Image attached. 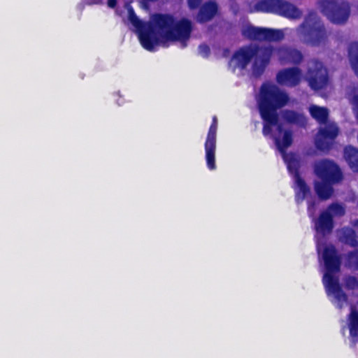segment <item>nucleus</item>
Here are the masks:
<instances>
[{"instance_id": "ddd939ff", "label": "nucleus", "mask_w": 358, "mask_h": 358, "mask_svg": "<svg viewBox=\"0 0 358 358\" xmlns=\"http://www.w3.org/2000/svg\"><path fill=\"white\" fill-rule=\"evenodd\" d=\"M300 75L296 69H289L280 71L277 75L278 82L283 85L293 86L299 80Z\"/></svg>"}, {"instance_id": "a211bd4d", "label": "nucleus", "mask_w": 358, "mask_h": 358, "mask_svg": "<svg viewBox=\"0 0 358 358\" xmlns=\"http://www.w3.org/2000/svg\"><path fill=\"white\" fill-rule=\"evenodd\" d=\"M349 329L352 341L355 343L358 336V313L353 308L351 309L349 316Z\"/></svg>"}, {"instance_id": "c756f323", "label": "nucleus", "mask_w": 358, "mask_h": 358, "mask_svg": "<svg viewBox=\"0 0 358 358\" xmlns=\"http://www.w3.org/2000/svg\"><path fill=\"white\" fill-rule=\"evenodd\" d=\"M309 110H310V114L313 115V108L310 107Z\"/></svg>"}, {"instance_id": "1a4fd4ad", "label": "nucleus", "mask_w": 358, "mask_h": 358, "mask_svg": "<svg viewBox=\"0 0 358 358\" xmlns=\"http://www.w3.org/2000/svg\"><path fill=\"white\" fill-rule=\"evenodd\" d=\"M339 132V127L333 121L320 124L315 141L317 148L322 151L329 150Z\"/></svg>"}, {"instance_id": "2f4dec72", "label": "nucleus", "mask_w": 358, "mask_h": 358, "mask_svg": "<svg viewBox=\"0 0 358 358\" xmlns=\"http://www.w3.org/2000/svg\"><path fill=\"white\" fill-rule=\"evenodd\" d=\"M280 30L281 31V29H280ZM285 31H287V29H285V30H282V33H283V35H285V33H284V32H285ZM283 38V37H282L281 38Z\"/></svg>"}, {"instance_id": "5701e85b", "label": "nucleus", "mask_w": 358, "mask_h": 358, "mask_svg": "<svg viewBox=\"0 0 358 358\" xmlns=\"http://www.w3.org/2000/svg\"><path fill=\"white\" fill-rule=\"evenodd\" d=\"M283 119L289 122H296L299 124H303L304 118L302 115H296L293 112H287Z\"/></svg>"}, {"instance_id": "aec40b11", "label": "nucleus", "mask_w": 358, "mask_h": 358, "mask_svg": "<svg viewBox=\"0 0 358 358\" xmlns=\"http://www.w3.org/2000/svg\"><path fill=\"white\" fill-rule=\"evenodd\" d=\"M315 119L322 124L329 120V110L325 107H320L315 106Z\"/></svg>"}, {"instance_id": "b1692460", "label": "nucleus", "mask_w": 358, "mask_h": 358, "mask_svg": "<svg viewBox=\"0 0 358 358\" xmlns=\"http://www.w3.org/2000/svg\"><path fill=\"white\" fill-rule=\"evenodd\" d=\"M345 286L349 288L354 289L358 287V282L354 277H348L345 279Z\"/></svg>"}, {"instance_id": "a878e982", "label": "nucleus", "mask_w": 358, "mask_h": 358, "mask_svg": "<svg viewBox=\"0 0 358 358\" xmlns=\"http://www.w3.org/2000/svg\"><path fill=\"white\" fill-rule=\"evenodd\" d=\"M201 0H188L189 6L194 8L197 6Z\"/></svg>"}, {"instance_id": "423d86ee", "label": "nucleus", "mask_w": 358, "mask_h": 358, "mask_svg": "<svg viewBox=\"0 0 358 358\" xmlns=\"http://www.w3.org/2000/svg\"><path fill=\"white\" fill-rule=\"evenodd\" d=\"M250 11L273 13L289 19H296L301 12L294 5L281 0H246Z\"/></svg>"}, {"instance_id": "412c9836", "label": "nucleus", "mask_w": 358, "mask_h": 358, "mask_svg": "<svg viewBox=\"0 0 358 358\" xmlns=\"http://www.w3.org/2000/svg\"><path fill=\"white\" fill-rule=\"evenodd\" d=\"M349 54L351 66L358 76V43L351 45Z\"/></svg>"}, {"instance_id": "0eeeda50", "label": "nucleus", "mask_w": 358, "mask_h": 358, "mask_svg": "<svg viewBox=\"0 0 358 358\" xmlns=\"http://www.w3.org/2000/svg\"><path fill=\"white\" fill-rule=\"evenodd\" d=\"M320 11L334 24L345 23L350 13V7L345 0H319Z\"/></svg>"}, {"instance_id": "cd10ccee", "label": "nucleus", "mask_w": 358, "mask_h": 358, "mask_svg": "<svg viewBox=\"0 0 358 358\" xmlns=\"http://www.w3.org/2000/svg\"><path fill=\"white\" fill-rule=\"evenodd\" d=\"M116 4V0H108V5L109 7L113 8Z\"/></svg>"}, {"instance_id": "6e6552de", "label": "nucleus", "mask_w": 358, "mask_h": 358, "mask_svg": "<svg viewBox=\"0 0 358 358\" xmlns=\"http://www.w3.org/2000/svg\"><path fill=\"white\" fill-rule=\"evenodd\" d=\"M345 214V206L332 203L324 210L317 221V231L323 234H329L334 228V217H341Z\"/></svg>"}, {"instance_id": "f03ea898", "label": "nucleus", "mask_w": 358, "mask_h": 358, "mask_svg": "<svg viewBox=\"0 0 358 358\" xmlns=\"http://www.w3.org/2000/svg\"><path fill=\"white\" fill-rule=\"evenodd\" d=\"M127 20L138 33L141 45L149 51L159 46H167L171 42L185 41L192 31L191 22L187 19L175 20L167 15H155L149 24L142 22L133 9L127 6Z\"/></svg>"}, {"instance_id": "4468645a", "label": "nucleus", "mask_w": 358, "mask_h": 358, "mask_svg": "<svg viewBox=\"0 0 358 358\" xmlns=\"http://www.w3.org/2000/svg\"><path fill=\"white\" fill-rule=\"evenodd\" d=\"M338 239L352 247L358 245V241L355 231L349 227H343L336 231Z\"/></svg>"}, {"instance_id": "7c9ffc66", "label": "nucleus", "mask_w": 358, "mask_h": 358, "mask_svg": "<svg viewBox=\"0 0 358 358\" xmlns=\"http://www.w3.org/2000/svg\"><path fill=\"white\" fill-rule=\"evenodd\" d=\"M117 101L119 105H122L123 103V101H120L119 100H117Z\"/></svg>"}, {"instance_id": "f8f14e48", "label": "nucleus", "mask_w": 358, "mask_h": 358, "mask_svg": "<svg viewBox=\"0 0 358 358\" xmlns=\"http://www.w3.org/2000/svg\"><path fill=\"white\" fill-rule=\"evenodd\" d=\"M329 83L327 69L321 62H315V91L326 90Z\"/></svg>"}, {"instance_id": "f257e3e1", "label": "nucleus", "mask_w": 358, "mask_h": 358, "mask_svg": "<svg viewBox=\"0 0 358 358\" xmlns=\"http://www.w3.org/2000/svg\"><path fill=\"white\" fill-rule=\"evenodd\" d=\"M287 101V96L280 92L274 85L265 83L262 86L257 96V103L264 120L263 133L264 136L274 140L288 170L293 175L296 202L301 203L306 201L309 215L312 216L311 192L301 176L307 161L302 156L285 152V149L292 144V138L290 131L282 127V119L277 115L276 108L282 106Z\"/></svg>"}, {"instance_id": "39448f33", "label": "nucleus", "mask_w": 358, "mask_h": 358, "mask_svg": "<svg viewBox=\"0 0 358 358\" xmlns=\"http://www.w3.org/2000/svg\"><path fill=\"white\" fill-rule=\"evenodd\" d=\"M271 55L270 49L242 48L233 56L229 66L235 71L236 69L246 68L251 62V69L253 73L258 75L268 62Z\"/></svg>"}, {"instance_id": "2eb2a0df", "label": "nucleus", "mask_w": 358, "mask_h": 358, "mask_svg": "<svg viewBox=\"0 0 358 358\" xmlns=\"http://www.w3.org/2000/svg\"><path fill=\"white\" fill-rule=\"evenodd\" d=\"M313 20L311 16L306 18L298 29V35L304 42L311 41L313 37Z\"/></svg>"}, {"instance_id": "20e7f679", "label": "nucleus", "mask_w": 358, "mask_h": 358, "mask_svg": "<svg viewBox=\"0 0 358 358\" xmlns=\"http://www.w3.org/2000/svg\"><path fill=\"white\" fill-rule=\"evenodd\" d=\"M315 174L322 180L315 187L317 194L322 200L329 199L334 192L332 185L341 182L343 179L338 165L330 159L318 162L315 165Z\"/></svg>"}, {"instance_id": "dca6fc26", "label": "nucleus", "mask_w": 358, "mask_h": 358, "mask_svg": "<svg viewBox=\"0 0 358 358\" xmlns=\"http://www.w3.org/2000/svg\"><path fill=\"white\" fill-rule=\"evenodd\" d=\"M217 11V7L215 2L206 3L201 8L197 20L201 22L208 21L215 16Z\"/></svg>"}, {"instance_id": "393cba45", "label": "nucleus", "mask_w": 358, "mask_h": 358, "mask_svg": "<svg viewBox=\"0 0 358 358\" xmlns=\"http://www.w3.org/2000/svg\"><path fill=\"white\" fill-rule=\"evenodd\" d=\"M199 53L203 57H206L209 52V48L207 45H203L199 47Z\"/></svg>"}, {"instance_id": "473e14b6", "label": "nucleus", "mask_w": 358, "mask_h": 358, "mask_svg": "<svg viewBox=\"0 0 358 358\" xmlns=\"http://www.w3.org/2000/svg\"><path fill=\"white\" fill-rule=\"evenodd\" d=\"M320 95H321L322 96H325V95H324V94H323V93H321V94H320Z\"/></svg>"}, {"instance_id": "6ab92c4d", "label": "nucleus", "mask_w": 358, "mask_h": 358, "mask_svg": "<svg viewBox=\"0 0 358 358\" xmlns=\"http://www.w3.org/2000/svg\"><path fill=\"white\" fill-rule=\"evenodd\" d=\"M327 41V32L322 24H315V46L322 45Z\"/></svg>"}, {"instance_id": "9b49d317", "label": "nucleus", "mask_w": 358, "mask_h": 358, "mask_svg": "<svg viewBox=\"0 0 358 358\" xmlns=\"http://www.w3.org/2000/svg\"><path fill=\"white\" fill-rule=\"evenodd\" d=\"M217 129V120L213 117V123L209 129L206 141L205 143L206 160L207 166L210 170H214L215 166V148H216V133Z\"/></svg>"}, {"instance_id": "bb28decb", "label": "nucleus", "mask_w": 358, "mask_h": 358, "mask_svg": "<svg viewBox=\"0 0 358 358\" xmlns=\"http://www.w3.org/2000/svg\"><path fill=\"white\" fill-rule=\"evenodd\" d=\"M352 103L355 105V106L356 107L357 114V117H358V94L355 95L354 96L353 100H352Z\"/></svg>"}, {"instance_id": "4be33fe9", "label": "nucleus", "mask_w": 358, "mask_h": 358, "mask_svg": "<svg viewBox=\"0 0 358 358\" xmlns=\"http://www.w3.org/2000/svg\"><path fill=\"white\" fill-rule=\"evenodd\" d=\"M345 264L350 268L358 269V250L348 255Z\"/></svg>"}, {"instance_id": "c85d7f7f", "label": "nucleus", "mask_w": 358, "mask_h": 358, "mask_svg": "<svg viewBox=\"0 0 358 358\" xmlns=\"http://www.w3.org/2000/svg\"><path fill=\"white\" fill-rule=\"evenodd\" d=\"M351 224L358 229V220H355L351 222Z\"/></svg>"}, {"instance_id": "9d476101", "label": "nucleus", "mask_w": 358, "mask_h": 358, "mask_svg": "<svg viewBox=\"0 0 358 358\" xmlns=\"http://www.w3.org/2000/svg\"><path fill=\"white\" fill-rule=\"evenodd\" d=\"M243 34L245 36L248 37V38L259 41L280 40L283 36V33L280 30L259 28L252 27L251 25L246 26L243 30Z\"/></svg>"}, {"instance_id": "f3484780", "label": "nucleus", "mask_w": 358, "mask_h": 358, "mask_svg": "<svg viewBox=\"0 0 358 358\" xmlns=\"http://www.w3.org/2000/svg\"><path fill=\"white\" fill-rule=\"evenodd\" d=\"M344 158L350 169L358 172V149L352 146L346 147L344 150Z\"/></svg>"}, {"instance_id": "7ed1b4c3", "label": "nucleus", "mask_w": 358, "mask_h": 358, "mask_svg": "<svg viewBox=\"0 0 358 358\" xmlns=\"http://www.w3.org/2000/svg\"><path fill=\"white\" fill-rule=\"evenodd\" d=\"M322 258L326 266L324 283L329 294L334 296L335 299L334 303L341 308L344 304L347 303V298L341 289L338 285V279L336 275L340 268V259L336 255L334 247H326L322 252Z\"/></svg>"}]
</instances>
